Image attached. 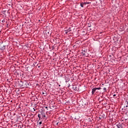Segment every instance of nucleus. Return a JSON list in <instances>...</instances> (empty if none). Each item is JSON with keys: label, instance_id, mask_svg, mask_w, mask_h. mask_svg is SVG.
Wrapping results in <instances>:
<instances>
[{"label": "nucleus", "instance_id": "0eeeda50", "mask_svg": "<svg viewBox=\"0 0 128 128\" xmlns=\"http://www.w3.org/2000/svg\"><path fill=\"white\" fill-rule=\"evenodd\" d=\"M0 50H6V46H4L2 47L0 46Z\"/></svg>", "mask_w": 128, "mask_h": 128}, {"label": "nucleus", "instance_id": "6e6552de", "mask_svg": "<svg viewBox=\"0 0 128 128\" xmlns=\"http://www.w3.org/2000/svg\"><path fill=\"white\" fill-rule=\"evenodd\" d=\"M24 82H20L19 84H20V88H24V85H23Z\"/></svg>", "mask_w": 128, "mask_h": 128}, {"label": "nucleus", "instance_id": "423d86ee", "mask_svg": "<svg viewBox=\"0 0 128 128\" xmlns=\"http://www.w3.org/2000/svg\"><path fill=\"white\" fill-rule=\"evenodd\" d=\"M86 2H82V3H80V6L81 8H84V6H86Z\"/></svg>", "mask_w": 128, "mask_h": 128}, {"label": "nucleus", "instance_id": "f03ea898", "mask_svg": "<svg viewBox=\"0 0 128 128\" xmlns=\"http://www.w3.org/2000/svg\"><path fill=\"white\" fill-rule=\"evenodd\" d=\"M116 126L118 128H123L122 124V123H118L116 124Z\"/></svg>", "mask_w": 128, "mask_h": 128}, {"label": "nucleus", "instance_id": "bb28decb", "mask_svg": "<svg viewBox=\"0 0 128 128\" xmlns=\"http://www.w3.org/2000/svg\"><path fill=\"white\" fill-rule=\"evenodd\" d=\"M42 94H44V92H42Z\"/></svg>", "mask_w": 128, "mask_h": 128}, {"label": "nucleus", "instance_id": "9b49d317", "mask_svg": "<svg viewBox=\"0 0 128 128\" xmlns=\"http://www.w3.org/2000/svg\"><path fill=\"white\" fill-rule=\"evenodd\" d=\"M38 118H39V120H40V114H38Z\"/></svg>", "mask_w": 128, "mask_h": 128}, {"label": "nucleus", "instance_id": "ddd939ff", "mask_svg": "<svg viewBox=\"0 0 128 128\" xmlns=\"http://www.w3.org/2000/svg\"><path fill=\"white\" fill-rule=\"evenodd\" d=\"M2 22H3V23L6 22V20H2Z\"/></svg>", "mask_w": 128, "mask_h": 128}, {"label": "nucleus", "instance_id": "dca6fc26", "mask_svg": "<svg viewBox=\"0 0 128 128\" xmlns=\"http://www.w3.org/2000/svg\"><path fill=\"white\" fill-rule=\"evenodd\" d=\"M36 64H37L36 62H34V66H36Z\"/></svg>", "mask_w": 128, "mask_h": 128}, {"label": "nucleus", "instance_id": "393cba45", "mask_svg": "<svg viewBox=\"0 0 128 128\" xmlns=\"http://www.w3.org/2000/svg\"><path fill=\"white\" fill-rule=\"evenodd\" d=\"M126 102L127 104H128V102Z\"/></svg>", "mask_w": 128, "mask_h": 128}, {"label": "nucleus", "instance_id": "f3484780", "mask_svg": "<svg viewBox=\"0 0 128 128\" xmlns=\"http://www.w3.org/2000/svg\"><path fill=\"white\" fill-rule=\"evenodd\" d=\"M100 87H99V88H96V90H100Z\"/></svg>", "mask_w": 128, "mask_h": 128}, {"label": "nucleus", "instance_id": "cd10ccee", "mask_svg": "<svg viewBox=\"0 0 128 128\" xmlns=\"http://www.w3.org/2000/svg\"><path fill=\"white\" fill-rule=\"evenodd\" d=\"M59 86H60V85H59Z\"/></svg>", "mask_w": 128, "mask_h": 128}, {"label": "nucleus", "instance_id": "c756f323", "mask_svg": "<svg viewBox=\"0 0 128 128\" xmlns=\"http://www.w3.org/2000/svg\"><path fill=\"white\" fill-rule=\"evenodd\" d=\"M0 78H1V77H0Z\"/></svg>", "mask_w": 128, "mask_h": 128}, {"label": "nucleus", "instance_id": "2eb2a0df", "mask_svg": "<svg viewBox=\"0 0 128 128\" xmlns=\"http://www.w3.org/2000/svg\"><path fill=\"white\" fill-rule=\"evenodd\" d=\"M42 124V121H40V122H39V124H40V125Z\"/></svg>", "mask_w": 128, "mask_h": 128}, {"label": "nucleus", "instance_id": "412c9836", "mask_svg": "<svg viewBox=\"0 0 128 128\" xmlns=\"http://www.w3.org/2000/svg\"><path fill=\"white\" fill-rule=\"evenodd\" d=\"M45 108L47 109L48 110V106H45Z\"/></svg>", "mask_w": 128, "mask_h": 128}, {"label": "nucleus", "instance_id": "aec40b11", "mask_svg": "<svg viewBox=\"0 0 128 128\" xmlns=\"http://www.w3.org/2000/svg\"><path fill=\"white\" fill-rule=\"evenodd\" d=\"M116 96V94H114V95H113V96Z\"/></svg>", "mask_w": 128, "mask_h": 128}, {"label": "nucleus", "instance_id": "20e7f679", "mask_svg": "<svg viewBox=\"0 0 128 128\" xmlns=\"http://www.w3.org/2000/svg\"><path fill=\"white\" fill-rule=\"evenodd\" d=\"M86 50L85 48H82V54L83 56H86Z\"/></svg>", "mask_w": 128, "mask_h": 128}, {"label": "nucleus", "instance_id": "7ed1b4c3", "mask_svg": "<svg viewBox=\"0 0 128 128\" xmlns=\"http://www.w3.org/2000/svg\"><path fill=\"white\" fill-rule=\"evenodd\" d=\"M96 88H93L92 89V96H94V92H96Z\"/></svg>", "mask_w": 128, "mask_h": 128}, {"label": "nucleus", "instance_id": "a211bd4d", "mask_svg": "<svg viewBox=\"0 0 128 128\" xmlns=\"http://www.w3.org/2000/svg\"><path fill=\"white\" fill-rule=\"evenodd\" d=\"M126 114H127V116H128V110H126Z\"/></svg>", "mask_w": 128, "mask_h": 128}, {"label": "nucleus", "instance_id": "4be33fe9", "mask_svg": "<svg viewBox=\"0 0 128 128\" xmlns=\"http://www.w3.org/2000/svg\"><path fill=\"white\" fill-rule=\"evenodd\" d=\"M7 28H8V24H7Z\"/></svg>", "mask_w": 128, "mask_h": 128}, {"label": "nucleus", "instance_id": "5701e85b", "mask_svg": "<svg viewBox=\"0 0 128 128\" xmlns=\"http://www.w3.org/2000/svg\"><path fill=\"white\" fill-rule=\"evenodd\" d=\"M104 90H106V88H104Z\"/></svg>", "mask_w": 128, "mask_h": 128}, {"label": "nucleus", "instance_id": "6ab92c4d", "mask_svg": "<svg viewBox=\"0 0 128 128\" xmlns=\"http://www.w3.org/2000/svg\"><path fill=\"white\" fill-rule=\"evenodd\" d=\"M33 110H34V112H36V108H33Z\"/></svg>", "mask_w": 128, "mask_h": 128}, {"label": "nucleus", "instance_id": "9d476101", "mask_svg": "<svg viewBox=\"0 0 128 128\" xmlns=\"http://www.w3.org/2000/svg\"><path fill=\"white\" fill-rule=\"evenodd\" d=\"M72 88L74 90H76V86H74Z\"/></svg>", "mask_w": 128, "mask_h": 128}, {"label": "nucleus", "instance_id": "f8f14e48", "mask_svg": "<svg viewBox=\"0 0 128 128\" xmlns=\"http://www.w3.org/2000/svg\"><path fill=\"white\" fill-rule=\"evenodd\" d=\"M86 4H90V2H86Z\"/></svg>", "mask_w": 128, "mask_h": 128}, {"label": "nucleus", "instance_id": "4468645a", "mask_svg": "<svg viewBox=\"0 0 128 128\" xmlns=\"http://www.w3.org/2000/svg\"><path fill=\"white\" fill-rule=\"evenodd\" d=\"M42 118H46V114H42Z\"/></svg>", "mask_w": 128, "mask_h": 128}, {"label": "nucleus", "instance_id": "a878e982", "mask_svg": "<svg viewBox=\"0 0 128 128\" xmlns=\"http://www.w3.org/2000/svg\"><path fill=\"white\" fill-rule=\"evenodd\" d=\"M56 124H57V126H58V122H57V123H56Z\"/></svg>", "mask_w": 128, "mask_h": 128}, {"label": "nucleus", "instance_id": "b1692460", "mask_svg": "<svg viewBox=\"0 0 128 128\" xmlns=\"http://www.w3.org/2000/svg\"><path fill=\"white\" fill-rule=\"evenodd\" d=\"M99 118H100V120H102V118L101 117H99Z\"/></svg>", "mask_w": 128, "mask_h": 128}, {"label": "nucleus", "instance_id": "f257e3e1", "mask_svg": "<svg viewBox=\"0 0 128 128\" xmlns=\"http://www.w3.org/2000/svg\"><path fill=\"white\" fill-rule=\"evenodd\" d=\"M28 82H26V81H24L23 82V88H28L29 86Z\"/></svg>", "mask_w": 128, "mask_h": 128}, {"label": "nucleus", "instance_id": "39448f33", "mask_svg": "<svg viewBox=\"0 0 128 128\" xmlns=\"http://www.w3.org/2000/svg\"><path fill=\"white\" fill-rule=\"evenodd\" d=\"M72 30H70V28H68L67 30H65V34H68Z\"/></svg>", "mask_w": 128, "mask_h": 128}, {"label": "nucleus", "instance_id": "c85d7f7f", "mask_svg": "<svg viewBox=\"0 0 128 128\" xmlns=\"http://www.w3.org/2000/svg\"><path fill=\"white\" fill-rule=\"evenodd\" d=\"M38 68H40V66H38Z\"/></svg>", "mask_w": 128, "mask_h": 128}, {"label": "nucleus", "instance_id": "1a4fd4ad", "mask_svg": "<svg viewBox=\"0 0 128 128\" xmlns=\"http://www.w3.org/2000/svg\"><path fill=\"white\" fill-rule=\"evenodd\" d=\"M124 110H128V105H126L124 106Z\"/></svg>", "mask_w": 128, "mask_h": 128}]
</instances>
